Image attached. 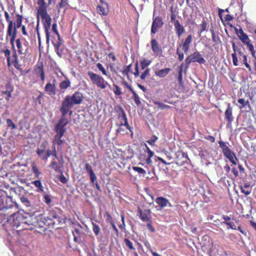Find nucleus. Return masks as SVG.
Returning a JSON list of instances; mask_svg holds the SVG:
<instances>
[{"label":"nucleus","mask_w":256,"mask_h":256,"mask_svg":"<svg viewBox=\"0 0 256 256\" xmlns=\"http://www.w3.org/2000/svg\"><path fill=\"white\" fill-rule=\"evenodd\" d=\"M84 96L82 92L76 91L72 95H67L65 96L62 101L60 111L61 112L62 116L66 118V116L69 114L70 116L72 114V111L70 110L74 105H79L83 101Z\"/></svg>","instance_id":"nucleus-1"},{"label":"nucleus","mask_w":256,"mask_h":256,"mask_svg":"<svg viewBox=\"0 0 256 256\" xmlns=\"http://www.w3.org/2000/svg\"><path fill=\"white\" fill-rule=\"evenodd\" d=\"M68 123V120L66 118L61 116L58 122L55 126L54 131L56 133L52 140L53 145L56 144L60 146L63 144L65 140L62 137L66 131V126Z\"/></svg>","instance_id":"nucleus-2"},{"label":"nucleus","mask_w":256,"mask_h":256,"mask_svg":"<svg viewBox=\"0 0 256 256\" xmlns=\"http://www.w3.org/2000/svg\"><path fill=\"white\" fill-rule=\"evenodd\" d=\"M48 6L37 8V18L40 16L42 22L46 36V42L48 43L50 40V29L52 26V18L47 12Z\"/></svg>","instance_id":"nucleus-3"},{"label":"nucleus","mask_w":256,"mask_h":256,"mask_svg":"<svg viewBox=\"0 0 256 256\" xmlns=\"http://www.w3.org/2000/svg\"><path fill=\"white\" fill-rule=\"evenodd\" d=\"M234 31L238 38L244 46H246L248 50L250 52L252 56L254 58V67L256 74V50H254V46L252 44L251 40L249 38L248 34L244 32L242 28L238 29V28H235Z\"/></svg>","instance_id":"nucleus-4"},{"label":"nucleus","mask_w":256,"mask_h":256,"mask_svg":"<svg viewBox=\"0 0 256 256\" xmlns=\"http://www.w3.org/2000/svg\"><path fill=\"white\" fill-rule=\"evenodd\" d=\"M232 48L233 50V52L232 54V57L234 66H238V58L240 60H242L243 64H244L246 67L249 71L251 72L252 68L248 62L247 56L244 54L241 49L236 46L234 42H232Z\"/></svg>","instance_id":"nucleus-5"},{"label":"nucleus","mask_w":256,"mask_h":256,"mask_svg":"<svg viewBox=\"0 0 256 256\" xmlns=\"http://www.w3.org/2000/svg\"><path fill=\"white\" fill-rule=\"evenodd\" d=\"M13 203L10 196L0 197V217L8 216L12 212Z\"/></svg>","instance_id":"nucleus-6"},{"label":"nucleus","mask_w":256,"mask_h":256,"mask_svg":"<svg viewBox=\"0 0 256 256\" xmlns=\"http://www.w3.org/2000/svg\"><path fill=\"white\" fill-rule=\"evenodd\" d=\"M192 40V34H188L185 39L182 40L181 44L177 46L176 53L178 56V60L180 62H182L184 58V54L180 51V48H182L184 54H186L190 49Z\"/></svg>","instance_id":"nucleus-7"},{"label":"nucleus","mask_w":256,"mask_h":256,"mask_svg":"<svg viewBox=\"0 0 256 256\" xmlns=\"http://www.w3.org/2000/svg\"><path fill=\"white\" fill-rule=\"evenodd\" d=\"M22 20L23 17L22 15L18 14H16V20L14 22H12V28L11 33L7 32V36H9L10 37V44L13 48H14V42L16 36L17 29L21 27Z\"/></svg>","instance_id":"nucleus-8"},{"label":"nucleus","mask_w":256,"mask_h":256,"mask_svg":"<svg viewBox=\"0 0 256 256\" xmlns=\"http://www.w3.org/2000/svg\"><path fill=\"white\" fill-rule=\"evenodd\" d=\"M219 146L222 150L224 156L233 164L236 165V160H238L235 153L228 146V143L222 140L218 142Z\"/></svg>","instance_id":"nucleus-9"},{"label":"nucleus","mask_w":256,"mask_h":256,"mask_svg":"<svg viewBox=\"0 0 256 256\" xmlns=\"http://www.w3.org/2000/svg\"><path fill=\"white\" fill-rule=\"evenodd\" d=\"M120 111L121 115L120 114H119L118 116V118H120L123 120V122L121 121L119 124L118 128L116 130V134H124L126 133V132L125 129L123 128V126H124L126 127V129L128 130L131 132V136H132L133 135V132L132 130V128L128 124L126 115L122 108H120Z\"/></svg>","instance_id":"nucleus-10"},{"label":"nucleus","mask_w":256,"mask_h":256,"mask_svg":"<svg viewBox=\"0 0 256 256\" xmlns=\"http://www.w3.org/2000/svg\"><path fill=\"white\" fill-rule=\"evenodd\" d=\"M88 74L92 83L96 85L98 88L100 89L106 88L108 83L102 76L90 71L88 72Z\"/></svg>","instance_id":"nucleus-11"},{"label":"nucleus","mask_w":256,"mask_h":256,"mask_svg":"<svg viewBox=\"0 0 256 256\" xmlns=\"http://www.w3.org/2000/svg\"><path fill=\"white\" fill-rule=\"evenodd\" d=\"M24 220L22 222V230H34L36 216L34 214L24 216Z\"/></svg>","instance_id":"nucleus-12"},{"label":"nucleus","mask_w":256,"mask_h":256,"mask_svg":"<svg viewBox=\"0 0 256 256\" xmlns=\"http://www.w3.org/2000/svg\"><path fill=\"white\" fill-rule=\"evenodd\" d=\"M186 66H188L192 62H197L200 64H204L206 61L202 55L198 52H194L190 55L188 56L185 60Z\"/></svg>","instance_id":"nucleus-13"},{"label":"nucleus","mask_w":256,"mask_h":256,"mask_svg":"<svg viewBox=\"0 0 256 256\" xmlns=\"http://www.w3.org/2000/svg\"><path fill=\"white\" fill-rule=\"evenodd\" d=\"M52 31L58 37L57 40H52V44L56 50V54L60 56H61V54L59 52V48L62 44V39L61 38L60 34L57 29V24L56 22L52 24Z\"/></svg>","instance_id":"nucleus-14"},{"label":"nucleus","mask_w":256,"mask_h":256,"mask_svg":"<svg viewBox=\"0 0 256 256\" xmlns=\"http://www.w3.org/2000/svg\"><path fill=\"white\" fill-rule=\"evenodd\" d=\"M48 222L47 220L46 217L42 214H40L36 216V220L35 222L34 229L38 231L41 228L46 229L45 226H48Z\"/></svg>","instance_id":"nucleus-15"},{"label":"nucleus","mask_w":256,"mask_h":256,"mask_svg":"<svg viewBox=\"0 0 256 256\" xmlns=\"http://www.w3.org/2000/svg\"><path fill=\"white\" fill-rule=\"evenodd\" d=\"M164 22L162 17L158 16L156 18L153 17V21L151 27V35L154 36L156 34L158 29L162 26Z\"/></svg>","instance_id":"nucleus-16"},{"label":"nucleus","mask_w":256,"mask_h":256,"mask_svg":"<svg viewBox=\"0 0 256 256\" xmlns=\"http://www.w3.org/2000/svg\"><path fill=\"white\" fill-rule=\"evenodd\" d=\"M0 52L4 54V56L6 58L8 67H10L13 64L14 62V59H16L18 57L16 50H14L12 56H10L11 52L6 47L2 50Z\"/></svg>","instance_id":"nucleus-17"},{"label":"nucleus","mask_w":256,"mask_h":256,"mask_svg":"<svg viewBox=\"0 0 256 256\" xmlns=\"http://www.w3.org/2000/svg\"><path fill=\"white\" fill-rule=\"evenodd\" d=\"M138 213L139 218L143 222H147L152 220V212L150 209L142 210L138 206Z\"/></svg>","instance_id":"nucleus-18"},{"label":"nucleus","mask_w":256,"mask_h":256,"mask_svg":"<svg viewBox=\"0 0 256 256\" xmlns=\"http://www.w3.org/2000/svg\"><path fill=\"white\" fill-rule=\"evenodd\" d=\"M16 42L19 54H26L28 53V44L26 40H24V42L22 44L20 38H18L16 40Z\"/></svg>","instance_id":"nucleus-19"},{"label":"nucleus","mask_w":256,"mask_h":256,"mask_svg":"<svg viewBox=\"0 0 256 256\" xmlns=\"http://www.w3.org/2000/svg\"><path fill=\"white\" fill-rule=\"evenodd\" d=\"M46 218L48 222V226H54L56 222H60V216L56 210H54L49 211Z\"/></svg>","instance_id":"nucleus-20"},{"label":"nucleus","mask_w":256,"mask_h":256,"mask_svg":"<svg viewBox=\"0 0 256 256\" xmlns=\"http://www.w3.org/2000/svg\"><path fill=\"white\" fill-rule=\"evenodd\" d=\"M151 48L153 53L156 56L160 57L162 54V50L160 46L155 38L152 39L150 41Z\"/></svg>","instance_id":"nucleus-21"},{"label":"nucleus","mask_w":256,"mask_h":256,"mask_svg":"<svg viewBox=\"0 0 256 256\" xmlns=\"http://www.w3.org/2000/svg\"><path fill=\"white\" fill-rule=\"evenodd\" d=\"M56 80L55 78L52 80V83L48 82L44 88V90L50 96H55L56 94Z\"/></svg>","instance_id":"nucleus-22"},{"label":"nucleus","mask_w":256,"mask_h":256,"mask_svg":"<svg viewBox=\"0 0 256 256\" xmlns=\"http://www.w3.org/2000/svg\"><path fill=\"white\" fill-rule=\"evenodd\" d=\"M100 2L97 6L98 12L100 15L106 16L109 12L108 5L102 0H100Z\"/></svg>","instance_id":"nucleus-23"},{"label":"nucleus","mask_w":256,"mask_h":256,"mask_svg":"<svg viewBox=\"0 0 256 256\" xmlns=\"http://www.w3.org/2000/svg\"><path fill=\"white\" fill-rule=\"evenodd\" d=\"M179 155H178L176 164L179 166H183L185 163L187 162L188 158L186 153L184 152H178Z\"/></svg>","instance_id":"nucleus-24"},{"label":"nucleus","mask_w":256,"mask_h":256,"mask_svg":"<svg viewBox=\"0 0 256 256\" xmlns=\"http://www.w3.org/2000/svg\"><path fill=\"white\" fill-rule=\"evenodd\" d=\"M155 202L160 206L161 208H163L168 206L170 207L172 206V205L170 202L169 200L167 198L162 196H160L156 198Z\"/></svg>","instance_id":"nucleus-25"},{"label":"nucleus","mask_w":256,"mask_h":256,"mask_svg":"<svg viewBox=\"0 0 256 256\" xmlns=\"http://www.w3.org/2000/svg\"><path fill=\"white\" fill-rule=\"evenodd\" d=\"M224 114L226 120L228 122V123L231 124L234 120V117L232 116V108L230 103H228L227 104V108Z\"/></svg>","instance_id":"nucleus-26"},{"label":"nucleus","mask_w":256,"mask_h":256,"mask_svg":"<svg viewBox=\"0 0 256 256\" xmlns=\"http://www.w3.org/2000/svg\"><path fill=\"white\" fill-rule=\"evenodd\" d=\"M6 90L2 92V94L6 95L5 99L6 101H9L12 97V93L14 91V88L10 83H8L6 85Z\"/></svg>","instance_id":"nucleus-27"},{"label":"nucleus","mask_w":256,"mask_h":256,"mask_svg":"<svg viewBox=\"0 0 256 256\" xmlns=\"http://www.w3.org/2000/svg\"><path fill=\"white\" fill-rule=\"evenodd\" d=\"M48 144V142L46 140L44 141L40 144V148L36 150V154L41 158V159H42V156H44Z\"/></svg>","instance_id":"nucleus-28"},{"label":"nucleus","mask_w":256,"mask_h":256,"mask_svg":"<svg viewBox=\"0 0 256 256\" xmlns=\"http://www.w3.org/2000/svg\"><path fill=\"white\" fill-rule=\"evenodd\" d=\"M222 218L224 220V222H221L222 224H224L228 226V228L236 230V226L234 224V222L231 221V218L228 216L223 215Z\"/></svg>","instance_id":"nucleus-29"},{"label":"nucleus","mask_w":256,"mask_h":256,"mask_svg":"<svg viewBox=\"0 0 256 256\" xmlns=\"http://www.w3.org/2000/svg\"><path fill=\"white\" fill-rule=\"evenodd\" d=\"M174 30L176 31V36L178 38H180L182 34L185 32V29L182 25L180 22H176L175 24L174 25Z\"/></svg>","instance_id":"nucleus-30"},{"label":"nucleus","mask_w":256,"mask_h":256,"mask_svg":"<svg viewBox=\"0 0 256 256\" xmlns=\"http://www.w3.org/2000/svg\"><path fill=\"white\" fill-rule=\"evenodd\" d=\"M71 86V82L70 80L66 78L64 80L62 81L59 84V88L63 92Z\"/></svg>","instance_id":"nucleus-31"},{"label":"nucleus","mask_w":256,"mask_h":256,"mask_svg":"<svg viewBox=\"0 0 256 256\" xmlns=\"http://www.w3.org/2000/svg\"><path fill=\"white\" fill-rule=\"evenodd\" d=\"M171 69L170 68H165L155 72V74L156 76L162 78L167 76L170 72Z\"/></svg>","instance_id":"nucleus-32"},{"label":"nucleus","mask_w":256,"mask_h":256,"mask_svg":"<svg viewBox=\"0 0 256 256\" xmlns=\"http://www.w3.org/2000/svg\"><path fill=\"white\" fill-rule=\"evenodd\" d=\"M35 71L36 74L40 76L42 81L44 82L45 80V74L42 64L38 66L35 70Z\"/></svg>","instance_id":"nucleus-33"},{"label":"nucleus","mask_w":256,"mask_h":256,"mask_svg":"<svg viewBox=\"0 0 256 256\" xmlns=\"http://www.w3.org/2000/svg\"><path fill=\"white\" fill-rule=\"evenodd\" d=\"M241 192L244 194L246 196L250 194L252 192V189L250 188V184L248 183H245L242 186H240Z\"/></svg>","instance_id":"nucleus-34"},{"label":"nucleus","mask_w":256,"mask_h":256,"mask_svg":"<svg viewBox=\"0 0 256 256\" xmlns=\"http://www.w3.org/2000/svg\"><path fill=\"white\" fill-rule=\"evenodd\" d=\"M80 234L81 232L78 228H76L74 230L72 231V235L74 236V242L79 244L81 242Z\"/></svg>","instance_id":"nucleus-35"},{"label":"nucleus","mask_w":256,"mask_h":256,"mask_svg":"<svg viewBox=\"0 0 256 256\" xmlns=\"http://www.w3.org/2000/svg\"><path fill=\"white\" fill-rule=\"evenodd\" d=\"M50 167L54 169L56 172L62 173L61 166L57 164L54 159H53L50 164Z\"/></svg>","instance_id":"nucleus-36"},{"label":"nucleus","mask_w":256,"mask_h":256,"mask_svg":"<svg viewBox=\"0 0 256 256\" xmlns=\"http://www.w3.org/2000/svg\"><path fill=\"white\" fill-rule=\"evenodd\" d=\"M4 13L6 20L8 24L7 32L11 33L12 28V20H10V15L6 11H5Z\"/></svg>","instance_id":"nucleus-37"},{"label":"nucleus","mask_w":256,"mask_h":256,"mask_svg":"<svg viewBox=\"0 0 256 256\" xmlns=\"http://www.w3.org/2000/svg\"><path fill=\"white\" fill-rule=\"evenodd\" d=\"M152 102L154 104L158 106V109L163 110L164 109H170L172 107L168 105H166L162 102H159L156 100H153Z\"/></svg>","instance_id":"nucleus-38"},{"label":"nucleus","mask_w":256,"mask_h":256,"mask_svg":"<svg viewBox=\"0 0 256 256\" xmlns=\"http://www.w3.org/2000/svg\"><path fill=\"white\" fill-rule=\"evenodd\" d=\"M52 0H38V7H44L48 6L52 2Z\"/></svg>","instance_id":"nucleus-39"},{"label":"nucleus","mask_w":256,"mask_h":256,"mask_svg":"<svg viewBox=\"0 0 256 256\" xmlns=\"http://www.w3.org/2000/svg\"><path fill=\"white\" fill-rule=\"evenodd\" d=\"M131 92L132 94V98L134 100L136 104L139 106L141 104V102L140 100V98L138 95L136 93V92L133 90Z\"/></svg>","instance_id":"nucleus-40"},{"label":"nucleus","mask_w":256,"mask_h":256,"mask_svg":"<svg viewBox=\"0 0 256 256\" xmlns=\"http://www.w3.org/2000/svg\"><path fill=\"white\" fill-rule=\"evenodd\" d=\"M20 202L24 204L26 207H30L31 206V202L29 200L28 198L22 196L20 198Z\"/></svg>","instance_id":"nucleus-41"},{"label":"nucleus","mask_w":256,"mask_h":256,"mask_svg":"<svg viewBox=\"0 0 256 256\" xmlns=\"http://www.w3.org/2000/svg\"><path fill=\"white\" fill-rule=\"evenodd\" d=\"M32 184H34L36 187L38 188V191L40 192H44V187L42 184V182L40 180H36L32 182Z\"/></svg>","instance_id":"nucleus-42"},{"label":"nucleus","mask_w":256,"mask_h":256,"mask_svg":"<svg viewBox=\"0 0 256 256\" xmlns=\"http://www.w3.org/2000/svg\"><path fill=\"white\" fill-rule=\"evenodd\" d=\"M132 168L135 172H138L140 174L144 176L146 174V171L142 168L138 166H132Z\"/></svg>","instance_id":"nucleus-43"},{"label":"nucleus","mask_w":256,"mask_h":256,"mask_svg":"<svg viewBox=\"0 0 256 256\" xmlns=\"http://www.w3.org/2000/svg\"><path fill=\"white\" fill-rule=\"evenodd\" d=\"M238 102L240 104V105L238 106L239 108L240 109L249 104L248 100H246L244 98H239Z\"/></svg>","instance_id":"nucleus-44"},{"label":"nucleus","mask_w":256,"mask_h":256,"mask_svg":"<svg viewBox=\"0 0 256 256\" xmlns=\"http://www.w3.org/2000/svg\"><path fill=\"white\" fill-rule=\"evenodd\" d=\"M132 64H130L129 65L126 66L122 72L123 74L128 76L130 73H132L131 72Z\"/></svg>","instance_id":"nucleus-45"},{"label":"nucleus","mask_w":256,"mask_h":256,"mask_svg":"<svg viewBox=\"0 0 256 256\" xmlns=\"http://www.w3.org/2000/svg\"><path fill=\"white\" fill-rule=\"evenodd\" d=\"M151 63V61L150 60H146L144 58L140 62V66L142 70L146 68L147 66H148Z\"/></svg>","instance_id":"nucleus-46"},{"label":"nucleus","mask_w":256,"mask_h":256,"mask_svg":"<svg viewBox=\"0 0 256 256\" xmlns=\"http://www.w3.org/2000/svg\"><path fill=\"white\" fill-rule=\"evenodd\" d=\"M124 242L126 245V246L130 250H135L136 248L133 246L132 243L130 242V240L128 238H124Z\"/></svg>","instance_id":"nucleus-47"},{"label":"nucleus","mask_w":256,"mask_h":256,"mask_svg":"<svg viewBox=\"0 0 256 256\" xmlns=\"http://www.w3.org/2000/svg\"><path fill=\"white\" fill-rule=\"evenodd\" d=\"M92 230L94 234L97 236L99 234L100 232V226L96 224V223L92 222Z\"/></svg>","instance_id":"nucleus-48"},{"label":"nucleus","mask_w":256,"mask_h":256,"mask_svg":"<svg viewBox=\"0 0 256 256\" xmlns=\"http://www.w3.org/2000/svg\"><path fill=\"white\" fill-rule=\"evenodd\" d=\"M114 89L113 92L115 95L116 96H120L122 94V92L121 90V88L116 84H113Z\"/></svg>","instance_id":"nucleus-49"},{"label":"nucleus","mask_w":256,"mask_h":256,"mask_svg":"<svg viewBox=\"0 0 256 256\" xmlns=\"http://www.w3.org/2000/svg\"><path fill=\"white\" fill-rule=\"evenodd\" d=\"M184 64L182 63L180 67L178 80L180 84H181L182 82V67Z\"/></svg>","instance_id":"nucleus-50"},{"label":"nucleus","mask_w":256,"mask_h":256,"mask_svg":"<svg viewBox=\"0 0 256 256\" xmlns=\"http://www.w3.org/2000/svg\"><path fill=\"white\" fill-rule=\"evenodd\" d=\"M97 68L102 72V74L108 76V72L102 64L98 62L96 64Z\"/></svg>","instance_id":"nucleus-51"},{"label":"nucleus","mask_w":256,"mask_h":256,"mask_svg":"<svg viewBox=\"0 0 256 256\" xmlns=\"http://www.w3.org/2000/svg\"><path fill=\"white\" fill-rule=\"evenodd\" d=\"M32 171L36 178H38L41 174L38 168L35 164H33L32 166Z\"/></svg>","instance_id":"nucleus-52"},{"label":"nucleus","mask_w":256,"mask_h":256,"mask_svg":"<svg viewBox=\"0 0 256 256\" xmlns=\"http://www.w3.org/2000/svg\"><path fill=\"white\" fill-rule=\"evenodd\" d=\"M43 197H44V202L46 204H50L52 203V200L51 196L50 195H48L46 194H44Z\"/></svg>","instance_id":"nucleus-53"},{"label":"nucleus","mask_w":256,"mask_h":256,"mask_svg":"<svg viewBox=\"0 0 256 256\" xmlns=\"http://www.w3.org/2000/svg\"><path fill=\"white\" fill-rule=\"evenodd\" d=\"M89 176L90 181L92 182V183H94L95 182H96V176L94 172L90 174ZM96 185L97 188H99L100 186L97 184V183H96Z\"/></svg>","instance_id":"nucleus-54"},{"label":"nucleus","mask_w":256,"mask_h":256,"mask_svg":"<svg viewBox=\"0 0 256 256\" xmlns=\"http://www.w3.org/2000/svg\"><path fill=\"white\" fill-rule=\"evenodd\" d=\"M7 126L10 128L12 130H15L16 128V124L12 122L10 118H8L6 120Z\"/></svg>","instance_id":"nucleus-55"},{"label":"nucleus","mask_w":256,"mask_h":256,"mask_svg":"<svg viewBox=\"0 0 256 256\" xmlns=\"http://www.w3.org/2000/svg\"><path fill=\"white\" fill-rule=\"evenodd\" d=\"M200 33L201 34L203 32L206 31L207 30V23L205 20H203L202 21V24L200 25Z\"/></svg>","instance_id":"nucleus-56"},{"label":"nucleus","mask_w":256,"mask_h":256,"mask_svg":"<svg viewBox=\"0 0 256 256\" xmlns=\"http://www.w3.org/2000/svg\"><path fill=\"white\" fill-rule=\"evenodd\" d=\"M12 65L18 70H22V66L19 64L18 56L16 59H14V62Z\"/></svg>","instance_id":"nucleus-57"},{"label":"nucleus","mask_w":256,"mask_h":256,"mask_svg":"<svg viewBox=\"0 0 256 256\" xmlns=\"http://www.w3.org/2000/svg\"><path fill=\"white\" fill-rule=\"evenodd\" d=\"M134 69V72H132V74L135 77H138L140 74L138 70V60H136V62L135 63Z\"/></svg>","instance_id":"nucleus-58"},{"label":"nucleus","mask_w":256,"mask_h":256,"mask_svg":"<svg viewBox=\"0 0 256 256\" xmlns=\"http://www.w3.org/2000/svg\"><path fill=\"white\" fill-rule=\"evenodd\" d=\"M61 175H60L58 176V179L59 180L62 184H66L68 182V180L66 178V176L62 174V173H60Z\"/></svg>","instance_id":"nucleus-59"},{"label":"nucleus","mask_w":256,"mask_h":256,"mask_svg":"<svg viewBox=\"0 0 256 256\" xmlns=\"http://www.w3.org/2000/svg\"><path fill=\"white\" fill-rule=\"evenodd\" d=\"M52 151L50 150H46L44 154L42 157V160H46L48 158H49L51 155H52Z\"/></svg>","instance_id":"nucleus-60"},{"label":"nucleus","mask_w":256,"mask_h":256,"mask_svg":"<svg viewBox=\"0 0 256 256\" xmlns=\"http://www.w3.org/2000/svg\"><path fill=\"white\" fill-rule=\"evenodd\" d=\"M150 70L148 68H146V70H144V72L142 73V74L140 76V78L142 80H145L146 77L150 75Z\"/></svg>","instance_id":"nucleus-61"},{"label":"nucleus","mask_w":256,"mask_h":256,"mask_svg":"<svg viewBox=\"0 0 256 256\" xmlns=\"http://www.w3.org/2000/svg\"><path fill=\"white\" fill-rule=\"evenodd\" d=\"M158 138L156 136L154 135L150 140H147V142L151 146L154 145V142L157 140Z\"/></svg>","instance_id":"nucleus-62"},{"label":"nucleus","mask_w":256,"mask_h":256,"mask_svg":"<svg viewBox=\"0 0 256 256\" xmlns=\"http://www.w3.org/2000/svg\"><path fill=\"white\" fill-rule=\"evenodd\" d=\"M148 224H146V227L148 228L152 232H155V229L154 228V226L152 225V221L150 220V221L147 222Z\"/></svg>","instance_id":"nucleus-63"},{"label":"nucleus","mask_w":256,"mask_h":256,"mask_svg":"<svg viewBox=\"0 0 256 256\" xmlns=\"http://www.w3.org/2000/svg\"><path fill=\"white\" fill-rule=\"evenodd\" d=\"M68 5V0H61V2L59 4V8H62Z\"/></svg>","instance_id":"nucleus-64"}]
</instances>
